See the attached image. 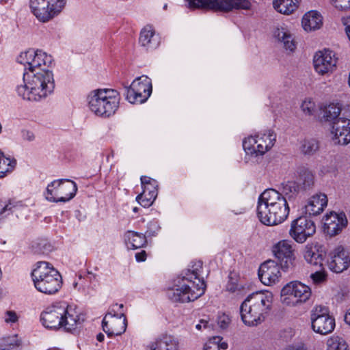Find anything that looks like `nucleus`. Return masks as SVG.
Returning a JSON list of instances; mask_svg holds the SVG:
<instances>
[{"mask_svg":"<svg viewBox=\"0 0 350 350\" xmlns=\"http://www.w3.org/2000/svg\"><path fill=\"white\" fill-rule=\"evenodd\" d=\"M202 262H192L190 267L182 272L174 280V284L167 291V296L174 303H188L201 297L205 292L206 284L200 278Z\"/></svg>","mask_w":350,"mask_h":350,"instance_id":"obj_1","label":"nucleus"},{"mask_svg":"<svg viewBox=\"0 0 350 350\" xmlns=\"http://www.w3.org/2000/svg\"><path fill=\"white\" fill-rule=\"evenodd\" d=\"M289 211L286 198L275 189H266L260 195L257 215L263 224L275 226L282 224L287 219Z\"/></svg>","mask_w":350,"mask_h":350,"instance_id":"obj_2","label":"nucleus"},{"mask_svg":"<svg viewBox=\"0 0 350 350\" xmlns=\"http://www.w3.org/2000/svg\"><path fill=\"white\" fill-rule=\"evenodd\" d=\"M42 325L49 329L63 328L73 333L84 321L83 315L65 302L57 303L47 307L40 315Z\"/></svg>","mask_w":350,"mask_h":350,"instance_id":"obj_3","label":"nucleus"},{"mask_svg":"<svg viewBox=\"0 0 350 350\" xmlns=\"http://www.w3.org/2000/svg\"><path fill=\"white\" fill-rule=\"evenodd\" d=\"M23 73L24 84L16 88L17 94L24 100L38 101L47 97L55 88L53 75L50 70Z\"/></svg>","mask_w":350,"mask_h":350,"instance_id":"obj_4","label":"nucleus"},{"mask_svg":"<svg viewBox=\"0 0 350 350\" xmlns=\"http://www.w3.org/2000/svg\"><path fill=\"white\" fill-rule=\"evenodd\" d=\"M272 302L273 295L269 291H256L250 294L240 306L243 323L250 327L261 324L271 310Z\"/></svg>","mask_w":350,"mask_h":350,"instance_id":"obj_5","label":"nucleus"},{"mask_svg":"<svg viewBox=\"0 0 350 350\" xmlns=\"http://www.w3.org/2000/svg\"><path fill=\"white\" fill-rule=\"evenodd\" d=\"M120 100V93L110 88L94 90L86 98L89 110L102 118H109L113 116L119 108Z\"/></svg>","mask_w":350,"mask_h":350,"instance_id":"obj_6","label":"nucleus"},{"mask_svg":"<svg viewBox=\"0 0 350 350\" xmlns=\"http://www.w3.org/2000/svg\"><path fill=\"white\" fill-rule=\"evenodd\" d=\"M31 275L35 288L42 293L55 295L62 286L61 274L48 262H38Z\"/></svg>","mask_w":350,"mask_h":350,"instance_id":"obj_7","label":"nucleus"},{"mask_svg":"<svg viewBox=\"0 0 350 350\" xmlns=\"http://www.w3.org/2000/svg\"><path fill=\"white\" fill-rule=\"evenodd\" d=\"M77 191L75 182L69 179H59L48 185L44 196L51 202H67L72 199Z\"/></svg>","mask_w":350,"mask_h":350,"instance_id":"obj_8","label":"nucleus"},{"mask_svg":"<svg viewBox=\"0 0 350 350\" xmlns=\"http://www.w3.org/2000/svg\"><path fill=\"white\" fill-rule=\"evenodd\" d=\"M190 8H207L215 11L230 12L235 10H250L249 0H187Z\"/></svg>","mask_w":350,"mask_h":350,"instance_id":"obj_9","label":"nucleus"},{"mask_svg":"<svg viewBox=\"0 0 350 350\" xmlns=\"http://www.w3.org/2000/svg\"><path fill=\"white\" fill-rule=\"evenodd\" d=\"M66 0H30V9L42 23L51 21L64 9Z\"/></svg>","mask_w":350,"mask_h":350,"instance_id":"obj_10","label":"nucleus"},{"mask_svg":"<svg viewBox=\"0 0 350 350\" xmlns=\"http://www.w3.org/2000/svg\"><path fill=\"white\" fill-rule=\"evenodd\" d=\"M276 141V134L267 130L254 136H249L243 141V148L246 154L262 155L269 151Z\"/></svg>","mask_w":350,"mask_h":350,"instance_id":"obj_11","label":"nucleus"},{"mask_svg":"<svg viewBox=\"0 0 350 350\" xmlns=\"http://www.w3.org/2000/svg\"><path fill=\"white\" fill-rule=\"evenodd\" d=\"M151 79L142 75L135 79L129 87L125 88L126 99L132 104H141L147 100L152 93Z\"/></svg>","mask_w":350,"mask_h":350,"instance_id":"obj_12","label":"nucleus"},{"mask_svg":"<svg viewBox=\"0 0 350 350\" xmlns=\"http://www.w3.org/2000/svg\"><path fill=\"white\" fill-rule=\"evenodd\" d=\"M18 62L24 65L25 72L29 70L30 72H34L36 70H49L53 59L41 50H29L21 54Z\"/></svg>","mask_w":350,"mask_h":350,"instance_id":"obj_13","label":"nucleus"},{"mask_svg":"<svg viewBox=\"0 0 350 350\" xmlns=\"http://www.w3.org/2000/svg\"><path fill=\"white\" fill-rule=\"evenodd\" d=\"M312 330L321 335L332 332L335 328V319L329 314V310L323 306H316L310 314Z\"/></svg>","mask_w":350,"mask_h":350,"instance_id":"obj_14","label":"nucleus"},{"mask_svg":"<svg viewBox=\"0 0 350 350\" xmlns=\"http://www.w3.org/2000/svg\"><path fill=\"white\" fill-rule=\"evenodd\" d=\"M284 297L283 302L287 305H296L306 302L311 296L310 288L297 281L291 282L285 285L281 291Z\"/></svg>","mask_w":350,"mask_h":350,"instance_id":"obj_15","label":"nucleus"},{"mask_svg":"<svg viewBox=\"0 0 350 350\" xmlns=\"http://www.w3.org/2000/svg\"><path fill=\"white\" fill-rule=\"evenodd\" d=\"M316 232L314 222L306 216H301L293 220L288 233L298 243H304Z\"/></svg>","mask_w":350,"mask_h":350,"instance_id":"obj_16","label":"nucleus"},{"mask_svg":"<svg viewBox=\"0 0 350 350\" xmlns=\"http://www.w3.org/2000/svg\"><path fill=\"white\" fill-rule=\"evenodd\" d=\"M272 251L283 271H288L293 268L295 255L291 241L282 240L273 246Z\"/></svg>","mask_w":350,"mask_h":350,"instance_id":"obj_17","label":"nucleus"},{"mask_svg":"<svg viewBox=\"0 0 350 350\" xmlns=\"http://www.w3.org/2000/svg\"><path fill=\"white\" fill-rule=\"evenodd\" d=\"M337 61L338 59L332 51H319L313 57L314 70L320 75H328L336 68Z\"/></svg>","mask_w":350,"mask_h":350,"instance_id":"obj_18","label":"nucleus"},{"mask_svg":"<svg viewBox=\"0 0 350 350\" xmlns=\"http://www.w3.org/2000/svg\"><path fill=\"white\" fill-rule=\"evenodd\" d=\"M102 327L103 331L109 337L120 336L124 333L126 329V317L105 314L102 321Z\"/></svg>","mask_w":350,"mask_h":350,"instance_id":"obj_19","label":"nucleus"},{"mask_svg":"<svg viewBox=\"0 0 350 350\" xmlns=\"http://www.w3.org/2000/svg\"><path fill=\"white\" fill-rule=\"evenodd\" d=\"M274 260H267L263 262L258 269V277L262 284L271 286L278 282L281 276L280 269Z\"/></svg>","mask_w":350,"mask_h":350,"instance_id":"obj_20","label":"nucleus"},{"mask_svg":"<svg viewBox=\"0 0 350 350\" xmlns=\"http://www.w3.org/2000/svg\"><path fill=\"white\" fill-rule=\"evenodd\" d=\"M327 261L329 269L335 273H341L347 269L350 265L348 252L342 246L336 247L329 254Z\"/></svg>","mask_w":350,"mask_h":350,"instance_id":"obj_21","label":"nucleus"},{"mask_svg":"<svg viewBox=\"0 0 350 350\" xmlns=\"http://www.w3.org/2000/svg\"><path fill=\"white\" fill-rule=\"evenodd\" d=\"M325 232L333 237L338 234L347 225V219L344 213H330L323 219Z\"/></svg>","mask_w":350,"mask_h":350,"instance_id":"obj_22","label":"nucleus"},{"mask_svg":"<svg viewBox=\"0 0 350 350\" xmlns=\"http://www.w3.org/2000/svg\"><path fill=\"white\" fill-rule=\"evenodd\" d=\"M332 134L335 144L346 145L350 143V120L339 118L334 122Z\"/></svg>","mask_w":350,"mask_h":350,"instance_id":"obj_23","label":"nucleus"},{"mask_svg":"<svg viewBox=\"0 0 350 350\" xmlns=\"http://www.w3.org/2000/svg\"><path fill=\"white\" fill-rule=\"evenodd\" d=\"M148 350H179L178 340L171 335L161 336L150 342Z\"/></svg>","mask_w":350,"mask_h":350,"instance_id":"obj_24","label":"nucleus"},{"mask_svg":"<svg viewBox=\"0 0 350 350\" xmlns=\"http://www.w3.org/2000/svg\"><path fill=\"white\" fill-rule=\"evenodd\" d=\"M327 204V198L324 193L312 196L305 206L306 213L316 216L321 213Z\"/></svg>","mask_w":350,"mask_h":350,"instance_id":"obj_25","label":"nucleus"},{"mask_svg":"<svg viewBox=\"0 0 350 350\" xmlns=\"http://www.w3.org/2000/svg\"><path fill=\"white\" fill-rule=\"evenodd\" d=\"M273 36L286 50L293 51L295 49L296 42L294 37L286 26L276 27L273 31Z\"/></svg>","mask_w":350,"mask_h":350,"instance_id":"obj_26","label":"nucleus"},{"mask_svg":"<svg viewBox=\"0 0 350 350\" xmlns=\"http://www.w3.org/2000/svg\"><path fill=\"white\" fill-rule=\"evenodd\" d=\"M139 42L147 50L156 49L159 45V39L155 36L152 27L148 25L141 31Z\"/></svg>","mask_w":350,"mask_h":350,"instance_id":"obj_27","label":"nucleus"},{"mask_svg":"<svg viewBox=\"0 0 350 350\" xmlns=\"http://www.w3.org/2000/svg\"><path fill=\"white\" fill-rule=\"evenodd\" d=\"M301 24L305 31H315L323 25L322 16L317 11H310L304 15Z\"/></svg>","mask_w":350,"mask_h":350,"instance_id":"obj_28","label":"nucleus"},{"mask_svg":"<svg viewBox=\"0 0 350 350\" xmlns=\"http://www.w3.org/2000/svg\"><path fill=\"white\" fill-rule=\"evenodd\" d=\"M124 241L127 248L131 250L143 247L147 243L145 234L132 230L125 232Z\"/></svg>","mask_w":350,"mask_h":350,"instance_id":"obj_29","label":"nucleus"},{"mask_svg":"<svg viewBox=\"0 0 350 350\" xmlns=\"http://www.w3.org/2000/svg\"><path fill=\"white\" fill-rule=\"evenodd\" d=\"M304 258L305 260L314 266H319L320 267L323 265V255L319 251L317 247V245H314L312 243L307 244L304 250Z\"/></svg>","mask_w":350,"mask_h":350,"instance_id":"obj_30","label":"nucleus"},{"mask_svg":"<svg viewBox=\"0 0 350 350\" xmlns=\"http://www.w3.org/2000/svg\"><path fill=\"white\" fill-rule=\"evenodd\" d=\"M299 4V0H273V7L279 13L289 15L295 12Z\"/></svg>","mask_w":350,"mask_h":350,"instance_id":"obj_31","label":"nucleus"},{"mask_svg":"<svg viewBox=\"0 0 350 350\" xmlns=\"http://www.w3.org/2000/svg\"><path fill=\"white\" fill-rule=\"evenodd\" d=\"M301 190V186L295 180H288L282 184V194L288 200L294 199Z\"/></svg>","mask_w":350,"mask_h":350,"instance_id":"obj_32","label":"nucleus"},{"mask_svg":"<svg viewBox=\"0 0 350 350\" xmlns=\"http://www.w3.org/2000/svg\"><path fill=\"white\" fill-rule=\"evenodd\" d=\"M16 165V160L10 157H5L0 150V178H3L8 173L11 172Z\"/></svg>","mask_w":350,"mask_h":350,"instance_id":"obj_33","label":"nucleus"},{"mask_svg":"<svg viewBox=\"0 0 350 350\" xmlns=\"http://www.w3.org/2000/svg\"><path fill=\"white\" fill-rule=\"evenodd\" d=\"M298 174L296 181L301 186V189H306L314 184V174L308 169H300Z\"/></svg>","mask_w":350,"mask_h":350,"instance_id":"obj_34","label":"nucleus"},{"mask_svg":"<svg viewBox=\"0 0 350 350\" xmlns=\"http://www.w3.org/2000/svg\"><path fill=\"white\" fill-rule=\"evenodd\" d=\"M142 187V192L147 193L148 196L157 197L158 194V183L156 180L146 176H142L140 178Z\"/></svg>","mask_w":350,"mask_h":350,"instance_id":"obj_35","label":"nucleus"},{"mask_svg":"<svg viewBox=\"0 0 350 350\" xmlns=\"http://www.w3.org/2000/svg\"><path fill=\"white\" fill-rule=\"evenodd\" d=\"M21 345V340L16 334L0 340V350H20Z\"/></svg>","mask_w":350,"mask_h":350,"instance_id":"obj_36","label":"nucleus"},{"mask_svg":"<svg viewBox=\"0 0 350 350\" xmlns=\"http://www.w3.org/2000/svg\"><path fill=\"white\" fill-rule=\"evenodd\" d=\"M319 149V143L315 139H304L300 142L299 150L305 155H313Z\"/></svg>","mask_w":350,"mask_h":350,"instance_id":"obj_37","label":"nucleus"},{"mask_svg":"<svg viewBox=\"0 0 350 350\" xmlns=\"http://www.w3.org/2000/svg\"><path fill=\"white\" fill-rule=\"evenodd\" d=\"M341 108L338 104L332 103L325 107L323 110V118L326 121L335 122L338 118Z\"/></svg>","mask_w":350,"mask_h":350,"instance_id":"obj_38","label":"nucleus"},{"mask_svg":"<svg viewBox=\"0 0 350 350\" xmlns=\"http://www.w3.org/2000/svg\"><path fill=\"white\" fill-rule=\"evenodd\" d=\"M19 202L12 200L0 201V219L12 214L19 206Z\"/></svg>","mask_w":350,"mask_h":350,"instance_id":"obj_39","label":"nucleus"},{"mask_svg":"<svg viewBox=\"0 0 350 350\" xmlns=\"http://www.w3.org/2000/svg\"><path fill=\"white\" fill-rule=\"evenodd\" d=\"M327 350H348V346L342 338L334 335L327 340Z\"/></svg>","mask_w":350,"mask_h":350,"instance_id":"obj_40","label":"nucleus"},{"mask_svg":"<svg viewBox=\"0 0 350 350\" xmlns=\"http://www.w3.org/2000/svg\"><path fill=\"white\" fill-rule=\"evenodd\" d=\"M156 198L157 197H154L152 195L148 196L147 193L142 192L136 197V200L141 206L146 208L150 206L153 204Z\"/></svg>","mask_w":350,"mask_h":350,"instance_id":"obj_41","label":"nucleus"},{"mask_svg":"<svg viewBox=\"0 0 350 350\" xmlns=\"http://www.w3.org/2000/svg\"><path fill=\"white\" fill-rule=\"evenodd\" d=\"M124 305L122 304H113L108 310L106 314H110L115 317H126L123 311Z\"/></svg>","mask_w":350,"mask_h":350,"instance_id":"obj_42","label":"nucleus"},{"mask_svg":"<svg viewBox=\"0 0 350 350\" xmlns=\"http://www.w3.org/2000/svg\"><path fill=\"white\" fill-rule=\"evenodd\" d=\"M301 110L306 115H312L315 111L316 106L314 102L311 99H306L301 105Z\"/></svg>","mask_w":350,"mask_h":350,"instance_id":"obj_43","label":"nucleus"},{"mask_svg":"<svg viewBox=\"0 0 350 350\" xmlns=\"http://www.w3.org/2000/svg\"><path fill=\"white\" fill-rule=\"evenodd\" d=\"M310 277L315 284H323L327 280V274L323 271H317L311 273Z\"/></svg>","mask_w":350,"mask_h":350,"instance_id":"obj_44","label":"nucleus"},{"mask_svg":"<svg viewBox=\"0 0 350 350\" xmlns=\"http://www.w3.org/2000/svg\"><path fill=\"white\" fill-rule=\"evenodd\" d=\"M160 227L157 221H151L148 224L147 230L146 232V237L154 236L159 230Z\"/></svg>","mask_w":350,"mask_h":350,"instance_id":"obj_45","label":"nucleus"},{"mask_svg":"<svg viewBox=\"0 0 350 350\" xmlns=\"http://www.w3.org/2000/svg\"><path fill=\"white\" fill-rule=\"evenodd\" d=\"M332 3L340 10L345 11L350 9V0H332Z\"/></svg>","mask_w":350,"mask_h":350,"instance_id":"obj_46","label":"nucleus"},{"mask_svg":"<svg viewBox=\"0 0 350 350\" xmlns=\"http://www.w3.org/2000/svg\"><path fill=\"white\" fill-rule=\"evenodd\" d=\"M336 171L337 167L334 163H331L329 165H322L321 168V173L322 174H335Z\"/></svg>","mask_w":350,"mask_h":350,"instance_id":"obj_47","label":"nucleus"},{"mask_svg":"<svg viewBox=\"0 0 350 350\" xmlns=\"http://www.w3.org/2000/svg\"><path fill=\"white\" fill-rule=\"evenodd\" d=\"M18 320L17 314L14 311H8L5 313V321L7 323H15Z\"/></svg>","mask_w":350,"mask_h":350,"instance_id":"obj_48","label":"nucleus"},{"mask_svg":"<svg viewBox=\"0 0 350 350\" xmlns=\"http://www.w3.org/2000/svg\"><path fill=\"white\" fill-rule=\"evenodd\" d=\"M230 320L229 317L224 314L219 317L218 324L221 328L225 329L228 327V324L230 323Z\"/></svg>","mask_w":350,"mask_h":350,"instance_id":"obj_49","label":"nucleus"},{"mask_svg":"<svg viewBox=\"0 0 350 350\" xmlns=\"http://www.w3.org/2000/svg\"><path fill=\"white\" fill-rule=\"evenodd\" d=\"M22 137L24 140H27L28 142H32L35 139V135L33 132L28 130H23L22 132Z\"/></svg>","mask_w":350,"mask_h":350,"instance_id":"obj_50","label":"nucleus"},{"mask_svg":"<svg viewBox=\"0 0 350 350\" xmlns=\"http://www.w3.org/2000/svg\"><path fill=\"white\" fill-rule=\"evenodd\" d=\"M226 289L228 292L234 293L239 290V285L235 282L230 280L226 286Z\"/></svg>","mask_w":350,"mask_h":350,"instance_id":"obj_51","label":"nucleus"},{"mask_svg":"<svg viewBox=\"0 0 350 350\" xmlns=\"http://www.w3.org/2000/svg\"><path fill=\"white\" fill-rule=\"evenodd\" d=\"M213 342L211 345H208L204 349V350H219V347L216 345V342H219L221 341V338L219 336H216L213 338Z\"/></svg>","mask_w":350,"mask_h":350,"instance_id":"obj_52","label":"nucleus"},{"mask_svg":"<svg viewBox=\"0 0 350 350\" xmlns=\"http://www.w3.org/2000/svg\"><path fill=\"white\" fill-rule=\"evenodd\" d=\"M135 258L137 262H143L146 259V252L142 250L135 254Z\"/></svg>","mask_w":350,"mask_h":350,"instance_id":"obj_53","label":"nucleus"},{"mask_svg":"<svg viewBox=\"0 0 350 350\" xmlns=\"http://www.w3.org/2000/svg\"><path fill=\"white\" fill-rule=\"evenodd\" d=\"M284 350H306L304 347L301 345H288Z\"/></svg>","mask_w":350,"mask_h":350,"instance_id":"obj_54","label":"nucleus"},{"mask_svg":"<svg viewBox=\"0 0 350 350\" xmlns=\"http://www.w3.org/2000/svg\"><path fill=\"white\" fill-rule=\"evenodd\" d=\"M208 325V322L204 320H201L199 323L196 325V328L198 330H201L202 327L206 328Z\"/></svg>","mask_w":350,"mask_h":350,"instance_id":"obj_55","label":"nucleus"},{"mask_svg":"<svg viewBox=\"0 0 350 350\" xmlns=\"http://www.w3.org/2000/svg\"><path fill=\"white\" fill-rule=\"evenodd\" d=\"M216 345H218L219 347V350L221 349H226L228 348V344L225 342H221V340L219 342H216Z\"/></svg>","mask_w":350,"mask_h":350,"instance_id":"obj_56","label":"nucleus"},{"mask_svg":"<svg viewBox=\"0 0 350 350\" xmlns=\"http://www.w3.org/2000/svg\"><path fill=\"white\" fill-rule=\"evenodd\" d=\"M345 321L350 325V308L347 310L345 315Z\"/></svg>","mask_w":350,"mask_h":350,"instance_id":"obj_57","label":"nucleus"},{"mask_svg":"<svg viewBox=\"0 0 350 350\" xmlns=\"http://www.w3.org/2000/svg\"><path fill=\"white\" fill-rule=\"evenodd\" d=\"M96 339L99 341V342H103L105 339V336L102 333H99L98 334H97L96 336Z\"/></svg>","mask_w":350,"mask_h":350,"instance_id":"obj_58","label":"nucleus"},{"mask_svg":"<svg viewBox=\"0 0 350 350\" xmlns=\"http://www.w3.org/2000/svg\"><path fill=\"white\" fill-rule=\"evenodd\" d=\"M87 278L91 280L92 278H96V275L93 274L91 272H88V275H87Z\"/></svg>","mask_w":350,"mask_h":350,"instance_id":"obj_59","label":"nucleus"},{"mask_svg":"<svg viewBox=\"0 0 350 350\" xmlns=\"http://www.w3.org/2000/svg\"><path fill=\"white\" fill-rule=\"evenodd\" d=\"M346 33L350 40V25H348L345 28Z\"/></svg>","mask_w":350,"mask_h":350,"instance_id":"obj_60","label":"nucleus"},{"mask_svg":"<svg viewBox=\"0 0 350 350\" xmlns=\"http://www.w3.org/2000/svg\"><path fill=\"white\" fill-rule=\"evenodd\" d=\"M133 212L137 213V212L139 211V208H137V207H134V208H133Z\"/></svg>","mask_w":350,"mask_h":350,"instance_id":"obj_61","label":"nucleus"},{"mask_svg":"<svg viewBox=\"0 0 350 350\" xmlns=\"http://www.w3.org/2000/svg\"><path fill=\"white\" fill-rule=\"evenodd\" d=\"M348 83H349V87H350V72H349V75Z\"/></svg>","mask_w":350,"mask_h":350,"instance_id":"obj_62","label":"nucleus"},{"mask_svg":"<svg viewBox=\"0 0 350 350\" xmlns=\"http://www.w3.org/2000/svg\"><path fill=\"white\" fill-rule=\"evenodd\" d=\"M2 132V125L0 123V133Z\"/></svg>","mask_w":350,"mask_h":350,"instance_id":"obj_63","label":"nucleus"},{"mask_svg":"<svg viewBox=\"0 0 350 350\" xmlns=\"http://www.w3.org/2000/svg\"><path fill=\"white\" fill-rule=\"evenodd\" d=\"M8 0H0V1L3 2V1H5L6 2Z\"/></svg>","mask_w":350,"mask_h":350,"instance_id":"obj_64","label":"nucleus"}]
</instances>
